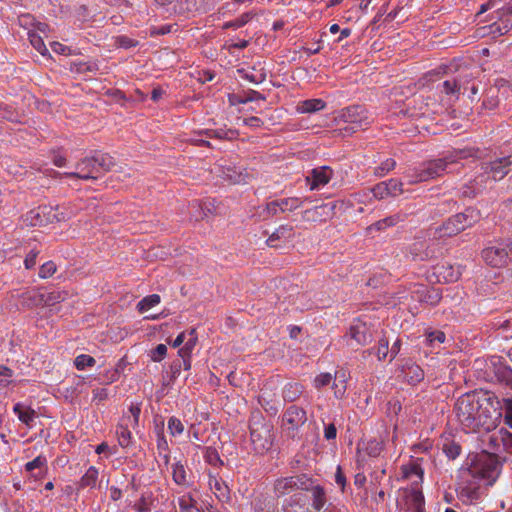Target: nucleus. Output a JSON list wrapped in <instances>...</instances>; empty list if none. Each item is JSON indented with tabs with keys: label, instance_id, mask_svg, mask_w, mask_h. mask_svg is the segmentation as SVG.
Listing matches in <instances>:
<instances>
[{
	"label": "nucleus",
	"instance_id": "nucleus-1",
	"mask_svg": "<svg viewBox=\"0 0 512 512\" xmlns=\"http://www.w3.org/2000/svg\"><path fill=\"white\" fill-rule=\"evenodd\" d=\"M495 413L490 398L477 393L462 395L454 406L456 420L467 433L493 429L496 426Z\"/></svg>",
	"mask_w": 512,
	"mask_h": 512
},
{
	"label": "nucleus",
	"instance_id": "nucleus-2",
	"mask_svg": "<svg viewBox=\"0 0 512 512\" xmlns=\"http://www.w3.org/2000/svg\"><path fill=\"white\" fill-rule=\"evenodd\" d=\"M512 164L511 157H503L485 163L482 167L484 173L477 176L469 184L462 188V194L465 197H474L483 188H485L487 181L491 178L493 181L502 180L508 173V167Z\"/></svg>",
	"mask_w": 512,
	"mask_h": 512
},
{
	"label": "nucleus",
	"instance_id": "nucleus-3",
	"mask_svg": "<svg viewBox=\"0 0 512 512\" xmlns=\"http://www.w3.org/2000/svg\"><path fill=\"white\" fill-rule=\"evenodd\" d=\"M480 217V212L477 209L467 208L463 213L453 215L436 228L435 235L439 238L451 237L477 223Z\"/></svg>",
	"mask_w": 512,
	"mask_h": 512
},
{
	"label": "nucleus",
	"instance_id": "nucleus-4",
	"mask_svg": "<svg viewBox=\"0 0 512 512\" xmlns=\"http://www.w3.org/2000/svg\"><path fill=\"white\" fill-rule=\"evenodd\" d=\"M499 462L495 455L482 453L477 456L471 467L465 472L477 481L486 480L491 485L499 474Z\"/></svg>",
	"mask_w": 512,
	"mask_h": 512
},
{
	"label": "nucleus",
	"instance_id": "nucleus-5",
	"mask_svg": "<svg viewBox=\"0 0 512 512\" xmlns=\"http://www.w3.org/2000/svg\"><path fill=\"white\" fill-rule=\"evenodd\" d=\"M250 437L255 452L264 453L272 446V426L261 416H254L250 423Z\"/></svg>",
	"mask_w": 512,
	"mask_h": 512
},
{
	"label": "nucleus",
	"instance_id": "nucleus-6",
	"mask_svg": "<svg viewBox=\"0 0 512 512\" xmlns=\"http://www.w3.org/2000/svg\"><path fill=\"white\" fill-rule=\"evenodd\" d=\"M512 253V241L502 239L490 243L482 251V258L485 263L493 268L505 267L509 262V255Z\"/></svg>",
	"mask_w": 512,
	"mask_h": 512
},
{
	"label": "nucleus",
	"instance_id": "nucleus-7",
	"mask_svg": "<svg viewBox=\"0 0 512 512\" xmlns=\"http://www.w3.org/2000/svg\"><path fill=\"white\" fill-rule=\"evenodd\" d=\"M455 159H436L424 163L418 170L413 173L408 172L407 177L410 179L409 183L414 184L418 182H425L431 179L442 176L448 172L449 165L453 164Z\"/></svg>",
	"mask_w": 512,
	"mask_h": 512
},
{
	"label": "nucleus",
	"instance_id": "nucleus-8",
	"mask_svg": "<svg viewBox=\"0 0 512 512\" xmlns=\"http://www.w3.org/2000/svg\"><path fill=\"white\" fill-rule=\"evenodd\" d=\"M217 176L229 181L232 184L246 183L251 177L245 168L237 166L229 160H219L213 170Z\"/></svg>",
	"mask_w": 512,
	"mask_h": 512
},
{
	"label": "nucleus",
	"instance_id": "nucleus-9",
	"mask_svg": "<svg viewBox=\"0 0 512 512\" xmlns=\"http://www.w3.org/2000/svg\"><path fill=\"white\" fill-rule=\"evenodd\" d=\"M482 495L480 482L472 476H467V472L461 473V481L457 488L458 499L466 505L476 503Z\"/></svg>",
	"mask_w": 512,
	"mask_h": 512
},
{
	"label": "nucleus",
	"instance_id": "nucleus-10",
	"mask_svg": "<svg viewBox=\"0 0 512 512\" xmlns=\"http://www.w3.org/2000/svg\"><path fill=\"white\" fill-rule=\"evenodd\" d=\"M338 119L353 125L352 129L365 128L372 122V118L368 111L360 105L342 109L338 114Z\"/></svg>",
	"mask_w": 512,
	"mask_h": 512
},
{
	"label": "nucleus",
	"instance_id": "nucleus-11",
	"mask_svg": "<svg viewBox=\"0 0 512 512\" xmlns=\"http://www.w3.org/2000/svg\"><path fill=\"white\" fill-rule=\"evenodd\" d=\"M64 176L81 180H95L99 178V168L92 157H84L75 166V171L65 172Z\"/></svg>",
	"mask_w": 512,
	"mask_h": 512
},
{
	"label": "nucleus",
	"instance_id": "nucleus-12",
	"mask_svg": "<svg viewBox=\"0 0 512 512\" xmlns=\"http://www.w3.org/2000/svg\"><path fill=\"white\" fill-rule=\"evenodd\" d=\"M307 481L303 476L279 478L274 483V491L278 497L285 496L298 489H306Z\"/></svg>",
	"mask_w": 512,
	"mask_h": 512
},
{
	"label": "nucleus",
	"instance_id": "nucleus-13",
	"mask_svg": "<svg viewBox=\"0 0 512 512\" xmlns=\"http://www.w3.org/2000/svg\"><path fill=\"white\" fill-rule=\"evenodd\" d=\"M336 202L324 203L302 212V219L306 222H323L331 219L335 214Z\"/></svg>",
	"mask_w": 512,
	"mask_h": 512
},
{
	"label": "nucleus",
	"instance_id": "nucleus-14",
	"mask_svg": "<svg viewBox=\"0 0 512 512\" xmlns=\"http://www.w3.org/2000/svg\"><path fill=\"white\" fill-rule=\"evenodd\" d=\"M404 192L403 183L398 179H389L376 184L372 188V193L377 199H384L387 197H397Z\"/></svg>",
	"mask_w": 512,
	"mask_h": 512
},
{
	"label": "nucleus",
	"instance_id": "nucleus-15",
	"mask_svg": "<svg viewBox=\"0 0 512 512\" xmlns=\"http://www.w3.org/2000/svg\"><path fill=\"white\" fill-rule=\"evenodd\" d=\"M307 420L306 411L298 406L292 405L283 414L282 425L287 430H297Z\"/></svg>",
	"mask_w": 512,
	"mask_h": 512
},
{
	"label": "nucleus",
	"instance_id": "nucleus-16",
	"mask_svg": "<svg viewBox=\"0 0 512 512\" xmlns=\"http://www.w3.org/2000/svg\"><path fill=\"white\" fill-rule=\"evenodd\" d=\"M332 176L333 170L329 166L317 167L306 176V184L310 190H317L325 186Z\"/></svg>",
	"mask_w": 512,
	"mask_h": 512
},
{
	"label": "nucleus",
	"instance_id": "nucleus-17",
	"mask_svg": "<svg viewBox=\"0 0 512 512\" xmlns=\"http://www.w3.org/2000/svg\"><path fill=\"white\" fill-rule=\"evenodd\" d=\"M424 496L419 487H411L405 492V512H425Z\"/></svg>",
	"mask_w": 512,
	"mask_h": 512
},
{
	"label": "nucleus",
	"instance_id": "nucleus-18",
	"mask_svg": "<svg viewBox=\"0 0 512 512\" xmlns=\"http://www.w3.org/2000/svg\"><path fill=\"white\" fill-rule=\"evenodd\" d=\"M214 205L212 201L201 202L198 200L192 201L188 205V214L191 221H200L212 214Z\"/></svg>",
	"mask_w": 512,
	"mask_h": 512
},
{
	"label": "nucleus",
	"instance_id": "nucleus-19",
	"mask_svg": "<svg viewBox=\"0 0 512 512\" xmlns=\"http://www.w3.org/2000/svg\"><path fill=\"white\" fill-rule=\"evenodd\" d=\"M347 337L349 339L348 344L352 347L354 344L356 346H363L370 341L368 329L366 325L361 322L355 323L350 327Z\"/></svg>",
	"mask_w": 512,
	"mask_h": 512
},
{
	"label": "nucleus",
	"instance_id": "nucleus-20",
	"mask_svg": "<svg viewBox=\"0 0 512 512\" xmlns=\"http://www.w3.org/2000/svg\"><path fill=\"white\" fill-rule=\"evenodd\" d=\"M13 412L17 416L18 420L28 429H31L34 426L37 413L32 407L25 403L18 402L13 406Z\"/></svg>",
	"mask_w": 512,
	"mask_h": 512
},
{
	"label": "nucleus",
	"instance_id": "nucleus-21",
	"mask_svg": "<svg viewBox=\"0 0 512 512\" xmlns=\"http://www.w3.org/2000/svg\"><path fill=\"white\" fill-rule=\"evenodd\" d=\"M403 477L412 481V487H419L423 480V470L416 462H411L402 466Z\"/></svg>",
	"mask_w": 512,
	"mask_h": 512
},
{
	"label": "nucleus",
	"instance_id": "nucleus-22",
	"mask_svg": "<svg viewBox=\"0 0 512 512\" xmlns=\"http://www.w3.org/2000/svg\"><path fill=\"white\" fill-rule=\"evenodd\" d=\"M26 472L30 473L35 478H41L47 471L46 457L39 455L35 459L25 464Z\"/></svg>",
	"mask_w": 512,
	"mask_h": 512
},
{
	"label": "nucleus",
	"instance_id": "nucleus-23",
	"mask_svg": "<svg viewBox=\"0 0 512 512\" xmlns=\"http://www.w3.org/2000/svg\"><path fill=\"white\" fill-rule=\"evenodd\" d=\"M39 209H40V213H41L40 216H42L44 225H46L48 223L64 221L67 218V215L65 213L58 212V210H59L58 206L53 207L50 205H43V206H39Z\"/></svg>",
	"mask_w": 512,
	"mask_h": 512
},
{
	"label": "nucleus",
	"instance_id": "nucleus-24",
	"mask_svg": "<svg viewBox=\"0 0 512 512\" xmlns=\"http://www.w3.org/2000/svg\"><path fill=\"white\" fill-rule=\"evenodd\" d=\"M209 487L221 501L229 499V488L227 484L219 477L215 475H209Z\"/></svg>",
	"mask_w": 512,
	"mask_h": 512
},
{
	"label": "nucleus",
	"instance_id": "nucleus-25",
	"mask_svg": "<svg viewBox=\"0 0 512 512\" xmlns=\"http://www.w3.org/2000/svg\"><path fill=\"white\" fill-rule=\"evenodd\" d=\"M99 471L96 467L90 466L85 474L81 477L78 488L79 489H95L98 487Z\"/></svg>",
	"mask_w": 512,
	"mask_h": 512
},
{
	"label": "nucleus",
	"instance_id": "nucleus-26",
	"mask_svg": "<svg viewBox=\"0 0 512 512\" xmlns=\"http://www.w3.org/2000/svg\"><path fill=\"white\" fill-rule=\"evenodd\" d=\"M419 294V300L430 305H436L441 300V294L434 288H428L426 286H418L414 291Z\"/></svg>",
	"mask_w": 512,
	"mask_h": 512
},
{
	"label": "nucleus",
	"instance_id": "nucleus-27",
	"mask_svg": "<svg viewBox=\"0 0 512 512\" xmlns=\"http://www.w3.org/2000/svg\"><path fill=\"white\" fill-rule=\"evenodd\" d=\"M293 235V227L289 225H282L277 228L267 239V245L270 247H278L277 241L283 239L288 240Z\"/></svg>",
	"mask_w": 512,
	"mask_h": 512
},
{
	"label": "nucleus",
	"instance_id": "nucleus-28",
	"mask_svg": "<svg viewBox=\"0 0 512 512\" xmlns=\"http://www.w3.org/2000/svg\"><path fill=\"white\" fill-rule=\"evenodd\" d=\"M22 305L32 308L37 306H42V289H33L26 292H23L20 295Z\"/></svg>",
	"mask_w": 512,
	"mask_h": 512
},
{
	"label": "nucleus",
	"instance_id": "nucleus-29",
	"mask_svg": "<svg viewBox=\"0 0 512 512\" xmlns=\"http://www.w3.org/2000/svg\"><path fill=\"white\" fill-rule=\"evenodd\" d=\"M437 273L445 282H455L461 276L460 267H454L450 264H443L439 266Z\"/></svg>",
	"mask_w": 512,
	"mask_h": 512
},
{
	"label": "nucleus",
	"instance_id": "nucleus-30",
	"mask_svg": "<svg viewBox=\"0 0 512 512\" xmlns=\"http://www.w3.org/2000/svg\"><path fill=\"white\" fill-rule=\"evenodd\" d=\"M404 377L409 384L416 385L424 379L423 369L416 364L407 365L404 370Z\"/></svg>",
	"mask_w": 512,
	"mask_h": 512
},
{
	"label": "nucleus",
	"instance_id": "nucleus-31",
	"mask_svg": "<svg viewBox=\"0 0 512 512\" xmlns=\"http://www.w3.org/2000/svg\"><path fill=\"white\" fill-rule=\"evenodd\" d=\"M325 108V102L322 99H308L298 103L296 110L299 113H313Z\"/></svg>",
	"mask_w": 512,
	"mask_h": 512
},
{
	"label": "nucleus",
	"instance_id": "nucleus-32",
	"mask_svg": "<svg viewBox=\"0 0 512 512\" xmlns=\"http://www.w3.org/2000/svg\"><path fill=\"white\" fill-rule=\"evenodd\" d=\"M334 395L340 399L345 395L347 389V376L345 371H337L334 375V381L332 384Z\"/></svg>",
	"mask_w": 512,
	"mask_h": 512
},
{
	"label": "nucleus",
	"instance_id": "nucleus-33",
	"mask_svg": "<svg viewBox=\"0 0 512 512\" xmlns=\"http://www.w3.org/2000/svg\"><path fill=\"white\" fill-rule=\"evenodd\" d=\"M466 83V79L463 80L462 78L446 80L442 83V91L447 95H459L461 89H468Z\"/></svg>",
	"mask_w": 512,
	"mask_h": 512
},
{
	"label": "nucleus",
	"instance_id": "nucleus-34",
	"mask_svg": "<svg viewBox=\"0 0 512 512\" xmlns=\"http://www.w3.org/2000/svg\"><path fill=\"white\" fill-rule=\"evenodd\" d=\"M278 207L281 211V213L284 212H292L298 208H300L304 200L298 197H287L282 199H277Z\"/></svg>",
	"mask_w": 512,
	"mask_h": 512
},
{
	"label": "nucleus",
	"instance_id": "nucleus-35",
	"mask_svg": "<svg viewBox=\"0 0 512 512\" xmlns=\"http://www.w3.org/2000/svg\"><path fill=\"white\" fill-rule=\"evenodd\" d=\"M42 306H54L65 300L67 293L64 291H46L42 289Z\"/></svg>",
	"mask_w": 512,
	"mask_h": 512
},
{
	"label": "nucleus",
	"instance_id": "nucleus-36",
	"mask_svg": "<svg viewBox=\"0 0 512 512\" xmlns=\"http://www.w3.org/2000/svg\"><path fill=\"white\" fill-rule=\"evenodd\" d=\"M173 481L180 486H188V476L184 465L181 462H176L172 465Z\"/></svg>",
	"mask_w": 512,
	"mask_h": 512
},
{
	"label": "nucleus",
	"instance_id": "nucleus-37",
	"mask_svg": "<svg viewBox=\"0 0 512 512\" xmlns=\"http://www.w3.org/2000/svg\"><path fill=\"white\" fill-rule=\"evenodd\" d=\"M92 158L95 161L97 167L99 168V175L102 172L111 170L115 164L113 157L106 153H97L94 156H92Z\"/></svg>",
	"mask_w": 512,
	"mask_h": 512
},
{
	"label": "nucleus",
	"instance_id": "nucleus-38",
	"mask_svg": "<svg viewBox=\"0 0 512 512\" xmlns=\"http://www.w3.org/2000/svg\"><path fill=\"white\" fill-rule=\"evenodd\" d=\"M405 220V215L401 213H397L391 216H388L384 219H381L377 222H375L371 228H374L376 230H383L387 227H392L397 225L400 222H403Z\"/></svg>",
	"mask_w": 512,
	"mask_h": 512
},
{
	"label": "nucleus",
	"instance_id": "nucleus-39",
	"mask_svg": "<svg viewBox=\"0 0 512 512\" xmlns=\"http://www.w3.org/2000/svg\"><path fill=\"white\" fill-rule=\"evenodd\" d=\"M130 423L128 421H123L117 426L116 434L118 437V442L122 447H127L131 443V432L129 430Z\"/></svg>",
	"mask_w": 512,
	"mask_h": 512
},
{
	"label": "nucleus",
	"instance_id": "nucleus-40",
	"mask_svg": "<svg viewBox=\"0 0 512 512\" xmlns=\"http://www.w3.org/2000/svg\"><path fill=\"white\" fill-rule=\"evenodd\" d=\"M409 254L412 260L423 261L429 257V253L425 249V243L416 241L409 247Z\"/></svg>",
	"mask_w": 512,
	"mask_h": 512
},
{
	"label": "nucleus",
	"instance_id": "nucleus-41",
	"mask_svg": "<svg viewBox=\"0 0 512 512\" xmlns=\"http://www.w3.org/2000/svg\"><path fill=\"white\" fill-rule=\"evenodd\" d=\"M303 392V386L300 383H288L283 391V397L289 402L297 400Z\"/></svg>",
	"mask_w": 512,
	"mask_h": 512
},
{
	"label": "nucleus",
	"instance_id": "nucleus-42",
	"mask_svg": "<svg viewBox=\"0 0 512 512\" xmlns=\"http://www.w3.org/2000/svg\"><path fill=\"white\" fill-rule=\"evenodd\" d=\"M362 449L371 457H378L383 450V442L371 439L363 443Z\"/></svg>",
	"mask_w": 512,
	"mask_h": 512
},
{
	"label": "nucleus",
	"instance_id": "nucleus-43",
	"mask_svg": "<svg viewBox=\"0 0 512 512\" xmlns=\"http://www.w3.org/2000/svg\"><path fill=\"white\" fill-rule=\"evenodd\" d=\"M161 301V298L158 294H151L144 297L138 304L137 309L140 313H144L149 309L157 306Z\"/></svg>",
	"mask_w": 512,
	"mask_h": 512
},
{
	"label": "nucleus",
	"instance_id": "nucleus-44",
	"mask_svg": "<svg viewBox=\"0 0 512 512\" xmlns=\"http://www.w3.org/2000/svg\"><path fill=\"white\" fill-rule=\"evenodd\" d=\"M28 38L31 43V45L42 55V56H48L49 51L40 35H38L34 31L28 32Z\"/></svg>",
	"mask_w": 512,
	"mask_h": 512
},
{
	"label": "nucleus",
	"instance_id": "nucleus-45",
	"mask_svg": "<svg viewBox=\"0 0 512 512\" xmlns=\"http://www.w3.org/2000/svg\"><path fill=\"white\" fill-rule=\"evenodd\" d=\"M40 215L39 207L32 209L23 216V222L26 226H43V219Z\"/></svg>",
	"mask_w": 512,
	"mask_h": 512
},
{
	"label": "nucleus",
	"instance_id": "nucleus-46",
	"mask_svg": "<svg viewBox=\"0 0 512 512\" xmlns=\"http://www.w3.org/2000/svg\"><path fill=\"white\" fill-rule=\"evenodd\" d=\"M312 498H313V503H312L313 508L315 510H321L326 503V495H325L324 489L320 486H315L312 489Z\"/></svg>",
	"mask_w": 512,
	"mask_h": 512
},
{
	"label": "nucleus",
	"instance_id": "nucleus-47",
	"mask_svg": "<svg viewBox=\"0 0 512 512\" xmlns=\"http://www.w3.org/2000/svg\"><path fill=\"white\" fill-rule=\"evenodd\" d=\"M179 512H192L196 510V501L190 494H184L178 498Z\"/></svg>",
	"mask_w": 512,
	"mask_h": 512
},
{
	"label": "nucleus",
	"instance_id": "nucleus-48",
	"mask_svg": "<svg viewBox=\"0 0 512 512\" xmlns=\"http://www.w3.org/2000/svg\"><path fill=\"white\" fill-rule=\"evenodd\" d=\"M396 166V162L392 158H388L381 162V164L375 168L374 174L378 177L385 176L388 172L393 170Z\"/></svg>",
	"mask_w": 512,
	"mask_h": 512
},
{
	"label": "nucleus",
	"instance_id": "nucleus-49",
	"mask_svg": "<svg viewBox=\"0 0 512 512\" xmlns=\"http://www.w3.org/2000/svg\"><path fill=\"white\" fill-rule=\"evenodd\" d=\"M502 410L504 413V423L512 429V396L503 399Z\"/></svg>",
	"mask_w": 512,
	"mask_h": 512
},
{
	"label": "nucleus",
	"instance_id": "nucleus-50",
	"mask_svg": "<svg viewBox=\"0 0 512 512\" xmlns=\"http://www.w3.org/2000/svg\"><path fill=\"white\" fill-rule=\"evenodd\" d=\"M460 451V446L454 441H446L443 444V452L449 459H455L458 457L460 455Z\"/></svg>",
	"mask_w": 512,
	"mask_h": 512
},
{
	"label": "nucleus",
	"instance_id": "nucleus-51",
	"mask_svg": "<svg viewBox=\"0 0 512 512\" xmlns=\"http://www.w3.org/2000/svg\"><path fill=\"white\" fill-rule=\"evenodd\" d=\"M75 366L78 370H84L86 367H92L95 365L96 361L95 359L90 356V355H86V354H81V355H78L76 358H75Z\"/></svg>",
	"mask_w": 512,
	"mask_h": 512
},
{
	"label": "nucleus",
	"instance_id": "nucleus-52",
	"mask_svg": "<svg viewBox=\"0 0 512 512\" xmlns=\"http://www.w3.org/2000/svg\"><path fill=\"white\" fill-rule=\"evenodd\" d=\"M445 339V333L442 331H431L426 334V341L432 347L444 343Z\"/></svg>",
	"mask_w": 512,
	"mask_h": 512
},
{
	"label": "nucleus",
	"instance_id": "nucleus-53",
	"mask_svg": "<svg viewBox=\"0 0 512 512\" xmlns=\"http://www.w3.org/2000/svg\"><path fill=\"white\" fill-rule=\"evenodd\" d=\"M205 134L209 138L228 139V140H231V139L235 138V136H236L235 131L223 130V129L206 131Z\"/></svg>",
	"mask_w": 512,
	"mask_h": 512
},
{
	"label": "nucleus",
	"instance_id": "nucleus-54",
	"mask_svg": "<svg viewBox=\"0 0 512 512\" xmlns=\"http://www.w3.org/2000/svg\"><path fill=\"white\" fill-rule=\"evenodd\" d=\"M167 354V347L165 344H158L154 349L150 350L149 357L153 362L162 361Z\"/></svg>",
	"mask_w": 512,
	"mask_h": 512
},
{
	"label": "nucleus",
	"instance_id": "nucleus-55",
	"mask_svg": "<svg viewBox=\"0 0 512 512\" xmlns=\"http://www.w3.org/2000/svg\"><path fill=\"white\" fill-rule=\"evenodd\" d=\"M57 270L56 264L53 261L45 262L39 269V277L47 279L51 277Z\"/></svg>",
	"mask_w": 512,
	"mask_h": 512
},
{
	"label": "nucleus",
	"instance_id": "nucleus-56",
	"mask_svg": "<svg viewBox=\"0 0 512 512\" xmlns=\"http://www.w3.org/2000/svg\"><path fill=\"white\" fill-rule=\"evenodd\" d=\"M168 430L172 436H177L183 433L184 425L178 418L171 417L168 420Z\"/></svg>",
	"mask_w": 512,
	"mask_h": 512
},
{
	"label": "nucleus",
	"instance_id": "nucleus-57",
	"mask_svg": "<svg viewBox=\"0 0 512 512\" xmlns=\"http://www.w3.org/2000/svg\"><path fill=\"white\" fill-rule=\"evenodd\" d=\"M140 407L138 405H131L129 408L130 416L124 417L123 421H128L131 427H136L139 422Z\"/></svg>",
	"mask_w": 512,
	"mask_h": 512
},
{
	"label": "nucleus",
	"instance_id": "nucleus-58",
	"mask_svg": "<svg viewBox=\"0 0 512 512\" xmlns=\"http://www.w3.org/2000/svg\"><path fill=\"white\" fill-rule=\"evenodd\" d=\"M332 381V375L330 373H321L317 375L313 381L315 388L320 389L329 385Z\"/></svg>",
	"mask_w": 512,
	"mask_h": 512
},
{
	"label": "nucleus",
	"instance_id": "nucleus-59",
	"mask_svg": "<svg viewBox=\"0 0 512 512\" xmlns=\"http://www.w3.org/2000/svg\"><path fill=\"white\" fill-rule=\"evenodd\" d=\"M497 374L501 381L512 386V368L508 366H501L498 368Z\"/></svg>",
	"mask_w": 512,
	"mask_h": 512
},
{
	"label": "nucleus",
	"instance_id": "nucleus-60",
	"mask_svg": "<svg viewBox=\"0 0 512 512\" xmlns=\"http://www.w3.org/2000/svg\"><path fill=\"white\" fill-rule=\"evenodd\" d=\"M390 353L389 350V342L387 339H381L378 343L376 355L379 360H384L388 354Z\"/></svg>",
	"mask_w": 512,
	"mask_h": 512
},
{
	"label": "nucleus",
	"instance_id": "nucleus-61",
	"mask_svg": "<svg viewBox=\"0 0 512 512\" xmlns=\"http://www.w3.org/2000/svg\"><path fill=\"white\" fill-rule=\"evenodd\" d=\"M13 371L3 365H0V386L5 387L11 382Z\"/></svg>",
	"mask_w": 512,
	"mask_h": 512
},
{
	"label": "nucleus",
	"instance_id": "nucleus-62",
	"mask_svg": "<svg viewBox=\"0 0 512 512\" xmlns=\"http://www.w3.org/2000/svg\"><path fill=\"white\" fill-rule=\"evenodd\" d=\"M75 66H76V71L80 72V73L95 72L98 70V65L94 61L80 62V63L75 64Z\"/></svg>",
	"mask_w": 512,
	"mask_h": 512
},
{
	"label": "nucleus",
	"instance_id": "nucleus-63",
	"mask_svg": "<svg viewBox=\"0 0 512 512\" xmlns=\"http://www.w3.org/2000/svg\"><path fill=\"white\" fill-rule=\"evenodd\" d=\"M115 42L118 47L125 48V49L135 47L138 44L137 41H135L134 39L129 38L127 36H118V37H116Z\"/></svg>",
	"mask_w": 512,
	"mask_h": 512
},
{
	"label": "nucleus",
	"instance_id": "nucleus-64",
	"mask_svg": "<svg viewBox=\"0 0 512 512\" xmlns=\"http://www.w3.org/2000/svg\"><path fill=\"white\" fill-rule=\"evenodd\" d=\"M249 20H250L249 14H243L239 18H237L233 21L227 22L224 25V27L225 28H229V27L240 28V27L244 26L246 23H248Z\"/></svg>",
	"mask_w": 512,
	"mask_h": 512
}]
</instances>
